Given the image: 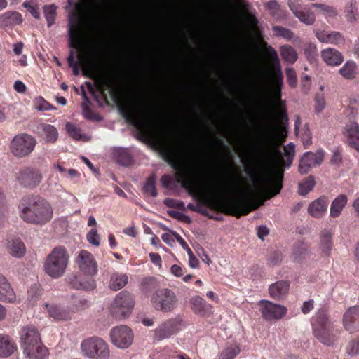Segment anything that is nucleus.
I'll list each match as a JSON object with an SVG mask.
<instances>
[{
	"label": "nucleus",
	"mask_w": 359,
	"mask_h": 359,
	"mask_svg": "<svg viewBox=\"0 0 359 359\" xmlns=\"http://www.w3.org/2000/svg\"><path fill=\"white\" fill-rule=\"evenodd\" d=\"M69 262V254L67 250L61 246L56 247L46 257L43 269L45 273L53 278L62 276Z\"/></svg>",
	"instance_id": "8"
},
{
	"label": "nucleus",
	"mask_w": 359,
	"mask_h": 359,
	"mask_svg": "<svg viewBox=\"0 0 359 359\" xmlns=\"http://www.w3.org/2000/svg\"><path fill=\"white\" fill-rule=\"evenodd\" d=\"M7 250L9 254L15 257H21L25 254V246L18 238L8 242Z\"/></svg>",
	"instance_id": "34"
},
{
	"label": "nucleus",
	"mask_w": 359,
	"mask_h": 359,
	"mask_svg": "<svg viewBox=\"0 0 359 359\" xmlns=\"http://www.w3.org/2000/svg\"><path fill=\"white\" fill-rule=\"evenodd\" d=\"M287 81L290 86L294 88L297 83V77L294 69L292 67H287L285 69Z\"/></svg>",
	"instance_id": "50"
},
{
	"label": "nucleus",
	"mask_w": 359,
	"mask_h": 359,
	"mask_svg": "<svg viewBox=\"0 0 359 359\" xmlns=\"http://www.w3.org/2000/svg\"><path fill=\"white\" fill-rule=\"evenodd\" d=\"M20 344L23 353L29 359H44L47 348L41 343L38 330L32 325L23 327L20 332Z\"/></svg>",
	"instance_id": "7"
},
{
	"label": "nucleus",
	"mask_w": 359,
	"mask_h": 359,
	"mask_svg": "<svg viewBox=\"0 0 359 359\" xmlns=\"http://www.w3.org/2000/svg\"><path fill=\"white\" fill-rule=\"evenodd\" d=\"M289 288V282L285 280L277 281L269 286V292L274 299L280 300L287 296Z\"/></svg>",
	"instance_id": "27"
},
{
	"label": "nucleus",
	"mask_w": 359,
	"mask_h": 359,
	"mask_svg": "<svg viewBox=\"0 0 359 359\" xmlns=\"http://www.w3.org/2000/svg\"><path fill=\"white\" fill-rule=\"evenodd\" d=\"M273 30L274 31L277 36H282L288 41L291 40L294 36V34L291 30L283 27H273Z\"/></svg>",
	"instance_id": "48"
},
{
	"label": "nucleus",
	"mask_w": 359,
	"mask_h": 359,
	"mask_svg": "<svg viewBox=\"0 0 359 359\" xmlns=\"http://www.w3.org/2000/svg\"><path fill=\"white\" fill-rule=\"evenodd\" d=\"M182 322L178 317L163 322L154 330V339L161 341L170 338L180 330Z\"/></svg>",
	"instance_id": "15"
},
{
	"label": "nucleus",
	"mask_w": 359,
	"mask_h": 359,
	"mask_svg": "<svg viewBox=\"0 0 359 359\" xmlns=\"http://www.w3.org/2000/svg\"><path fill=\"white\" fill-rule=\"evenodd\" d=\"M266 55L271 60L278 62L276 69L271 75V85L268 87V91L275 101L278 102L281 97V88L283 83V75L278 64V55L276 50L271 46L266 49Z\"/></svg>",
	"instance_id": "10"
},
{
	"label": "nucleus",
	"mask_w": 359,
	"mask_h": 359,
	"mask_svg": "<svg viewBox=\"0 0 359 359\" xmlns=\"http://www.w3.org/2000/svg\"><path fill=\"white\" fill-rule=\"evenodd\" d=\"M264 7L269 10L270 14L275 18H280V6L275 0L270 1L264 4Z\"/></svg>",
	"instance_id": "45"
},
{
	"label": "nucleus",
	"mask_w": 359,
	"mask_h": 359,
	"mask_svg": "<svg viewBox=\"0 0 359 359\" xmlns=\"http://www.w3.org/2000/svg\"><path fill=\"white\" fill-rule=\"evenodd\" d=\"M86 75H88L90 77L95 76L96 66L95 61L91 58H83L81 62Z\"/></svg>",
	"instance_id": "40"
},
{
	"label": "nucleus",
	"mask_w": 359,
	"mask_h": 359,
	"mask_svg": "<svg viewBox=\"0 0 359 359\" xmlns=\"http://www.w3.org/2000/svg\"><path fill=\"white\" fill-rule=\"evenodd\" d=\"M57 7L54 5L45 6L43 8L48 27L52 26L55 21Z\"/></svg>",
	"instance_id": "41"
},
{
	"label": "nucleus",
	"mask_w": 359,
	"mask_h": 359,
	"mask_svg": "<svg viewBox=\"0 0 359 359\" xmlns=\"http://www.w3.org/2000/svg\"><path fill=\"white\" fill-rule=\"evenodd\" d=\"M71 9L68 35L71 48H79L81 43V20L87 17L97 30L101 25L100 6L96 0H67Z\"/></svg>",
	"instance_id": "2"
},
{
	"label": "nucleus",
	"mask_w": 359,
	"mask_h": 359,
	"mask_svg": "<svg viewBox=\"0 0 359 359\" xmlns=\"http://www.w3.org/2000/svg\"><path fill=\"white\" fill-rule=\"evenodd\" d=\"M332 249V234L328 231H323L320 235L319 250L323 256H329Z\"/></svg>",
	"instance_id": "33"
},
{
	"label": "nucleus",
	"mask_w": 359,
	"mask_h": 359,
	"mask_svg": "<svg viewBox=\"0 0 359 359\" xmlns=\"http://www.w3.org/2000/svg\"><path fill=\"white\" fill-rule=\"evenodd\" d=\"M144 191L147 195L152 197H156L157 196L154 177H151L147 180L144 186Z\"/></svg>",
	"instance_id": "46"
},
{
	"label": "nucleus",
	"mask_w": 359,
	"mask_h": 359,
	"mask_svg": "<svg viewBox=\"0 0 359 359\" xmlns=\"http://www.w3.org/2000/svg\"><path fill=\"white\" fill-rule=\"evenodd\" d=\"M312 327L314 337L323 344L331 346L338 341L341 330L329 320L325 310H319L316 313Z\"/></svg>",
	"instance_id": "6"
},
{
	"label": "nucleus",
	"mask_w": 359,
	"mask_h": 359,
	"mask_svg": "<svg viewBox=\"0 0 359 359\" xmlns=\"http://www.w3.org/2000/svg\"><path fill=\"white\" fill-rule=\"evenodd\" d=\"M304 54L309 60L313 59L317 53V48L316 44L313 43H307L305 44L304 48Z\"/></svg>",
	"instance_id": "55"
},
{
	"label": "nucleus",
	"mask_w": 359,
	"mask_h": 359,
	"mask_svg": "<svg viewBox=\"0 0 359 359\" xmlns=\"http://www.w3.org/2000/svg\"><path fill=\"white\" fill-rule=\"evenodd\" d=\"M174 231H170V233H164L161 236V238L166 244H168L169 246L172 247L175 243V236L173 235Z\"/></svg>",
	"instance_id": "58"
},
{
	"label": "nucleus",
	"mask_w": 359,
	"mask_h": 359,
	"mask_svg": "<svg viewBox=\"0 0 359 359\" xmlns=\"http://www.w3.org/2000/svg\"><path fill=\"white\" fill-rule=\"evenodd\" d=\"M240 351V348L236 345L228 347L221 354L220 359H234Z\"/></svg>",
	"instance_id": "44"
},
{
	"label": "nucleus",
	"mask_w": 359,
	"mask_h": 359,
	"mask_svg": "<svg viewBox=\"0 0 359 359\" xmlns=\"http://www.w3.org/2000/svg\"><path fill=\"white\" fill-rule=\"evenodd\" d=\"M36 144V139L27 133L15 135L11 142V151L16 157L22 158L31 154Z\"/></svg>",
	"instance_id": "12"
},
{
	"label": "nucleus",
	"mask_w": 359,
	"mask_h": 359,
	"mask_svg": "<svg viewBox=\"0 0 359 359\" xmlns=\"http://www.w3.org/2000/svg\"><path fill=\"white\" fill-rule=\"evenodd\" d=\"M164 204L169 208H183L184 203L172 198H165L163 201Z\"/></svg>",
	"instance_id": "57"
},
{
	"label": "nucleus",
	"mask_w": 359,
	"mask_h": 359,
	"mask_svg": "<svg viewBox=\"0 0 359 359\" xmlns=\"http://www.w3.org/2000/svg\"><path fill=\"white\" fill-rule=\"evenodd\" d=\"M35 107L38 111H48L51 109H55L50 104L46 102L43 97H39L36 98L34 101Z\"/></svg>",
	"instance_id": "49"
},
{
	"label": "nucleus",
	"mask_w": 359,
	"mask_h": 359,
	"mask_svg": "<svg viewBox=\"0 0 359 359\" xmlns=\"http://www.w3.org/2000/svg\"><path fill=\"white\" fill-rule=\"evenodd\" d=\"M133 337L132 330L126 325L115 327L110 332L111 343L122 349L127 348L132 344Z\"/></svg>",
	"instance_id": "14"
},
{
	"label": "nucleus",
	"mask_w": 359,
	"mask_h": 359,
	"mask_svg": "<svg viewBox=\"0 0 359 359\" xmlns=\"http://www.w3.org/2000/svg\"><path fill=\"white\" fill-rule=\"evenodd\" d=\"M20 217L26 222L44 224L53 217V210L46 201L38 197H25L21 201Z\"/></svg>",
	"instance_id": "4"
},
{
	"label": "nucleus",
	"mask_w": 359,
	"mask_h": 359,
	"mask_svg": "<svg viewBox=\"0 0 359 359\" xmlns=\"http://www.w3.org/2000/svg\"><path fill=\"white\" fill-rule=\"evenodd\" d=\"M65 128L69 135L74 140H80L85 138V136L81 134L80 128L75 125L71 123H67Z\"/></svg>",
	"instance_id": "42"
},
{
	"label": "nucleus",
	"mask_w": 359,
	"mask_h": 359,
	"mask_svg": "<svg viewBox=\"0 0 359 359\" xmlns=\"http://www.w3.org/2000/svg\"><path fill=\"white\" fill-rule=\"evenodd\" d=\"M329 200L326 196H320L308 205V213L314 218H322L327 212Z\"/></svg>",
	"instance_id": "24"
},
{
	"label": "nucleus",
	"mask_w": 359,
	"mask_h": 359,
	"mask_svg": "<svg viewBox=\"0 0 359 359\" xmlns=\"http://www.w3.org/2000/svg\"><path fill=\"white\" fill-rule=\"evenodd\" d=\"M325 100L323 93L317 94L315 97V112L321 113L325 108Z\"/></svg>",
	"instance_id": "52"
},
{
	"label": "nucleus",
	"mask_w": 359,
	"mask_h": 359,
	"mask_svg": "<svg viewBox=\"0 0 359 359\" xmlns=\"http://www.w3.org/2000/svg\"><path fill=\"white\" fill-rule=\"evenodd\" d=\"M87 241L95 246H99L100 243V238L97 233L96 228H93L86 235Z\"/></svg>",
	"instance_id": "51"
},
{
	"label": "nucleus",
	"mask_w": 359,
	"mask_h": 359,
	"mask_svg": "<svg viewBox=\"0 0 359 359\" xmlns=\"http://www.w3.org/2000/svg\"><path fill=\"white\" fill-rule=\"evenodd\" d=\"M176 302V295L169 289L158 290L151 296L154 307L161 311H171L175 309Z\"/></svg>",
	"instance_id": "13"
},
{
	"label": "nucleus",
	"mask_w": 359,
	"mask_h": 359,
	"mask_svg": "<svg viewBox=\"0 0 359 359\" xmlns=\"http://www.w3.org/2000/svg\"><path fill=\"white\" fill-rule=\"evenodd\" d=\"M311 6L313 8H317L320 9V12L325 15L331 16L335 14L334 9L328 5L323 4H312Z\"/></svg>",
	"instance_id": "54"
},
{
	"label": "nucleus",
	"mask_w": 359,
	"mask_h": 359,
	"mask_svg": "<svg viewBox=\"0 0 359 359\" xmlns=\"http://www.w3.org/2000/svg\"><path fill=\"white\" fill-rule=\"evenodd\" d=\"M134 305V299L129 292H120L111 304L112 314L117 318H127L131 314Z\"/></svg>",
	"instance_id": "11"
},
{
	"label": "nucleus",
	"mask_w": 359,
	"mask_h": 359,
	"mask_svg": "<svg viewBox=\"0 0 359 359\" xmlns=\"http://www.w3.org/2000/svg\"><path fill=\"white\" fill-rule=\"evenodd\" d=\"M44 308L46 309L49 316L58 320H66L70 318L71 312L69 309L60 307L56 304H45Z\"/></svg>",
	"instance_id": "29"
},
{
	"label": "nucleus",
	"mask_w": 359,
	"mask_h": 359,
	"mask_svg": "<svg viewBox=\"0 0 359 359\" xmlns=\"http://www.w3.org/2000/svg\"><path fill=\"white\" fill-rule=\"evenodd\" d=\"M280 52L283 59L287 62L294 63L298 59L296 50L290 45L282 46Z\"/></svg>",
	"instance_id": "37"
},
{
	"label": "nucleus",
	"mask_w": 359,
	"mask_h": 359,
	"mask_svg": "<svg viewBox=\"0 0 359 359\" xmlns=\"http://www.w3.org/2000/svg\"><path fill=\"white\" fill-rule=\"evenodd\" d=\"M82 355L89 359H109L110 350L107 343L102 338L93 337L81 344Z\"/></svg>",
	"instance_id": "9"
},
{
	"label": "nucleus",
	"mask_w": 359,
	"mask_h": 359,
	"mask_svg": "<svg viewBox=\"0 0 359 359\" xmlns=\"http://www.w3.org/2000/svg\"><path fill=\"white\" fill-rule=\"evenodd\" d=\"M117 161L120 164L127 166L130 164L132 158L126 150H120L117 156Z\"/></svg>",
	"instance_id": "53"
},
{
	"label": "nucleus",
	"mask_w": 359,
	"mask_h": 359,
	"mask_svg": "<svg viewBox=\"0 0 359 359\" xmlns=\"http://www.w3.org/2000/svg\"><path fill=\"white\" fill-rule=\"evenodd\" d=\"M170 272L176 277H182L184 275L183 269L177 264H174L171 266Z\"/></svg>",
	"instance_id": "60"
},
{
	"label": "nucleus",
	"mask_w": 359,
	"mask_h": 359,
	"mask_svg": "<svg viewBox=\"0 0 359 359\" xmlns=\"http://www.w3.org/2000/svg\"><path fill=\"white\" fill-rule=\"evenodd\" d=\"M288 6L291 11L299 21L306 25L314 23L316 17L313 11L306 6L302 5L297 0H289Z\"/></svg>",
	"instance_id": "17"
},
{
	"label": "nucleus",
	"mask_w": 359,
	"mask_h": 359,
	"mask_svg": "<svg viewBox=\"0 0 359 359\" xmlns=\"http://www.w3.org/2000/svg\"><path fill=\"white\" fill-rule=\"evenodd\" d=\"M16 350L17 346L10 337L0 334V357H8Z\"/></svg>",
	"instance_id": "32"
},
{
	"label": "nucleus",
	"mask_w": 359,
	"mask_h": 359,
	"mask_svg": "<svg viewBox=\"0 0 359 359\" xmlns=\"http://www.w3.org/2000/svg\"><path fill=\"white\" fill-rule=\"evenodd\" d=\"M313 300L304 302L302 306V311L305 314L309 313L313 309Z\"/></svg>",
	"instance_id": "62"
},
{
	"label": "nucleus",
	"mask_w": 359,
	"mask_h": 359,
	"mask_svg": "<svg viewBox=\"0 0 359 359\" xmlns=\"http://www.w3.org/2000/svg\"><path fill=\"white\" fill-rule=\"evenodd\" d=\"M346 353L351 356L359 354V337L348 343L346 346Z\"/></svg>",
	"instance_id": "47"
},
{
	"label": "nucleus",
	"mask_w": 359,
	"mask_h": 359,
	"mask_svg": "<svg viewBox=\"0 0 359 359\" xmlns=\"http://www.w3.org/2000/svg\"><path fill=\"white\" fill-rule=\"evenodd\" d=\"M343 134L348 144L359 151V124L356 122L347 123L344 128Z\"/></svg>",
	"instance_id": "23"
},
{
	"label": "nucleus",
	"mask_w": 359,
	"mask_h": 359,
	"mask_svg": "<svg viewBox=\"0 0 359 359\" xmlns=\"http://www.w3.org/2000/svg\"><path fill=\"white\" fill-rule=\"evenodd\" d=\"M315 180L313 177H308L304 182L299 184V194L301 196H306L309 191H311L315 186Z\"/></svg>",
	"instance_id": "39"
},
{
	"label": "nucleus",
	"mask_w": 359,
	"mask_h": 359,
	"mask_svg": "<svg viewBox=\"0 0 359 359\" xmlns=\"http://www.w3.org/2000/svg\"><path fill=\"white\" fill-rule=\"evenodd\" d=\"M190 308L197 316L209 317L213 313V306L200 296H194L190 300Z\"/></svg>",
	"instance_id": "20"
},
{
	"label": "nucleus",
	"mask_w": 359,
	"mask_h": 359,
	"mask_svg": "<svg viewBox=\"0 0 359 359\" xmlns=\"http://www.w3.org/2000/svg\"><path fill=\"white\" fill-rule=\"evenodd\" d=\"M257 234L260 239L264 240V237L269 234V229L266 226H260L257 229Z\"/></svg>",
	"instance_id": "63"
},
{
	"label": "nucleus",
	"mask_w": 359,
	"mask_h": 359,
	"mask_svg": "<svg viewBox=\"0 0 359 359\" xmlns=\"http://www.w3.org/2000/svg\"><path fill=\"white\" fill-rule=\"evenodd\" d=\"M284 156L278 146L273 145V141L271 135H268L265 137L259 144L256 152H255V161L256 163L259 165L269 161L271 158L273 154L276 158H278L279 163L281 165H285V158L287 161V166L289 167L294 157V144L293 143H289L284 147Z\"/></svg>",
	"instance_id": "5"
},
{
	"label": "nucleus",
	"mask_w": 359,
	"mask_h": 359,
	"mask_svg": "<svg viewBox=\"0 0 359 359\" xmlns=\"http://www.w3.org/2000/svg\"><path fill=\"white\" fill-rule=\"evenodd\" d=\"M259 304L261 306L262 317L267 320L280 319L287 312L285 306L273 304L268 300H261Z\"/></svg>",
	"instance_id": "16"
},
{
	"label": "nucleus",
	"mask_w": 359,
	"mask_h": 359,
	"mask_svg": "<svg viewBox=\"0 0 359 359\" xmlns=\"http://www.w3.org/2000/svg\"><path fill=\"white\" fill-rule=\"evenodd\" d=\"M324 158V152L322 150L316 153L306 152L301 158L299 165V171L301 174L307 173L312 168L320 165Z\"/></svg>",
	"instance_id": "19"
},
{
	"label": "nucleus",
	"mask_w": 359,
	"mask_h": 359,
	"mask_svg": "<svg viewBox=\"0 0 359 359\" xmlns=\"http://www.w3.org/2000/svg\"><path fill=\"white\" fill-rule=\"evenodd\" d=\"M347 203V197L345 195H339L332 203L330 207V216L337 217Z\"/></svg>",
	"instance_id": "35"
},
{
	"label": "nucleus",
	"mask_w": 359,
	"mask_h": 359,
	"mask_svg": "<svg viewBox=\"0 0 359 359\" xmlns=\"http://www.w3.org/2000/svg\"><path fill=\"white\" fill-rule=\"evenodd\" d=\"M322 57L325 62L330 66H337L342 63L344 57L337 50L328 48L322 50Z\"/></svg>",
	"instance_id": "30"
},
{
	"label": "nucleus",
	"mask_w": 359,
	"mask_h": 359,
	"mask_svg": "<svg viewBox=\"0 0 359 359\" xmlns=\"http://www.w3.org/2000/svg\"><path fill=\"white\" fill-rule=\"evenodd\" d=\"M172 166L176 170L177 181L190 194L200 198L212 196L221 199L238 196L226 203L229 213L236 217L257 209L263 204L259 198H272L283 187L280 174H251L252 185L243 187L226 183L217 177L203 178L189 166L180 163H172Z\"/></svg>",
	"instance_id": "1"
},
{
	"label": "nucleus",
	"mask_w": 359,
	"mask_h": 359,
	"mask_svg": "<svg viewBox=\"0 0 359 359\" xmlns=\"http://www.w3.org/2000/svg\"><path fill=\"white\" fill-rule=\"evenodd\" d=\"M128 280V276L125 273H113L110 278L109 287L114 291L119 290L127 284Z\"/></svg>",
	"instance_id": "36"
},
{
	"label": "nucleus",
	"mask_w": 359,
	"mask_h": 359,
	"mask_svg": "<svg viewBox=\"0 0 359 359\" xmlns=\"http://www.w3.org/2000/svg\"><path fill=\"white\" fill-rule=\"evenodd\" d=\"M173 235L175 238V239L177 241V242L180 244V245L182 246V248L186 250V252H187V254H190L191 253V250L190 249V248L188 246V245L187 244V243L185 242V241L182 238V237L177 233L176 232H173Z\"/></svg>",
	"instance_id": "59"
},
{
	"label": "nucleus",
	"mask_w": 359,
	"mask_h": 359,
	"mask_svg": "<svg viewBox=\"0 0 359 359\" xmlns=\"http://www.w3.org/2000/svg\"><path fill=\"white\" fill-rule=\"evenodd\" d=\"M189 255V266L192 269H196L198 266L199 261L198 259L195 257L192 251H191L190 254H188Z\"/></svg>",
	"instance_id": "61"
},
{
	"label": "nucleus",
	"mask_w": 359,
	"mask_h": 359,
	"mask_svg": "<svg viewBox=\"0 0 359 359\" xmlns=\"http://www.w3.org/2000/svg\"><path fill=\"white\" fill-rule=\"evenodd\" d=\"M18 180L25 187H34L41 181V175L38 170L26 168L20 172Z\"/></svg>",
	"instance_id": "22"
},
{
	"label": "nucleus",
	"mask_w": 359,
	"mask_h": 359,
	"mask_svg": "<svg viewBox=\"0 0 359 359\" xmlns=\"http://www.w3.org/2000/svg\"><path fill=\"white\" fill-rule=\"evenodd\" d=\"M15 299V294L8 280L0 274V301L13 303Z\"/></svg>",
	"instance_id": "28"
},
{
	"label": "nucleus",
	"mask_w": 359,
	"mask_h": 359,
	"mask_svg": "<svg viewBox=\"0 0 359 359\" xmlns=\"http://www.w3.org/2000/svg\"><path fill=\"white\" fill-rule=\"evenodd\" d=\"M34 132L46 143H54L58 139L57 129L53 125L39 123L36 125Z\"/></svg>",
	"instance_id": "21"
},
{
	"label": "nucleus",
	"mask_w": 359,
	"mask_h": 359,
	"mask_svg": "<svg viewBox=\"0 0 359 359\" xmlns=\"http://www.w3.org/2000/svg\"><path fill=\"white\" fill-rule=\"evenodd\" d=\"M22 22V18L17 11H6L0 15V27H11L20 25Z\"/></svg>",
	"instance_id": "31"
},
{
	"label": "nucleus",
	"mask_w": 359,
	"mask_h": 359,
	"mask_svg": "<svg viewBox=\"0 0 359 359\" xmlns=\"http://www.w3.org/2000/svg\"><path fill=\"white\" fill-rule=\"evenodd\" d=\"M74 287L76 289H81L85 290H91L95 287V283L93 280H83L74 283Z\"/></svg>",
	"instance_id": "56"
},
{
	"label": "nucleus",
	"mask_w": 359,
	"mask_h": 359,
	"mask_svg": "<svg viewBox=\"0 0 359 359\" xmlns=\"http://www.w3.org/2000/svg\"><path fill=\"white\" fill-rule=\"evenodd\" d=\"M76 263L79 269L86 275L95 276L97 273V264L93 255L87 250H81L77 257Z\"/></svg>",
	"instance_id": "18"
},
{
	"label": "nucleus",
	"mask_w": 359,
	"mask_h": 359,
	"mask_svg": "<svg viewBox=\"0 0 359 359\" xmlns=\"http://www.w3.org/2000/svg\"><path fill=\"white\" fill-rule=\"evenodd\" d=\"M14 89L18 93H25L26 90V86L20 81H16L13 85Z\"/></svg>",
	"instance_id": "64"
},
{
	"label": "nucleus",
	"mask_w": 359,
	"mask_h": 359,
	"mask_svg": "<svg viewBox=\"0 0 359 359\" xmlns=\"http://www.w3.org/2000/svg\"><path fill=\"white\" fill-rule=\"evenodd\" d=\"M355 324H359V306L350 307L343 316V325L346 330L353 332Z\"/></svg>",
	"instance_id": "26"
},
{
	"label": "nucleus",
	"mask_w": 359,
	"mask_h": 359,
	"mask_svg": "<svg viewBox=\"0 0 359 359\" xmlns=\"http://www.w3.org/2000/svg\"><path fill=\"white\" fill-rule=\"evenodd\" d=\"M308 252V247L304 243H297L295 244L292 252L293 258L295 261L299 262L302 255Z\"/></svg>",
	"instance_id": "43"
},
{
	"label": "nucleus",
	"mask_w": 359,
	"mask_h": 359,
	"mask_svg": "<svg viewBox=\"0 0 359 359\" xmlns=\"http://www.w3.org/2000/svg\"><path fill=\"white\" fill-rule=\"evenodd\" d=\"M123 117L142 135L151 134L154 118L150 104L146 101H127L119 108Z\"/></svg>",
	"instance_id": "3"
},
{
	"label": "nucleus",
	"mask_w": 359,
	"mask_h": 359,
	"mask_svg": "<svg viewBox=\"0 0 359 359\" xmlns=\"http://www.w3.org/2000/svg\"><path fill=\"white\" fill-rule=\"evenodd\" d=\"M316 36L320 42L325 43L339 46L345 42L344 37L338 32L317 31Z\"/></svg>",
	"instance_id": "25"
},
{
	"label": "nucleus",
	"mask_w": 359,
	"mask_h": 359,
	"mask_svg": "<svg viewBox=\"0 0 359 359\" xmlns=\"http://www.w3.org/2000/svg\"><path fill=\"white\" fill-rule=\"evenodd\" d=\"M356 65L354 62H346L339 69V73L345 79H350L354 76Z\"/></svg>",
	"instance_id": "38"
}]
</instances>
